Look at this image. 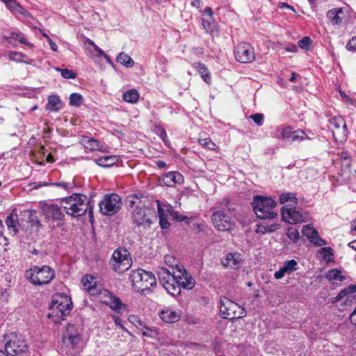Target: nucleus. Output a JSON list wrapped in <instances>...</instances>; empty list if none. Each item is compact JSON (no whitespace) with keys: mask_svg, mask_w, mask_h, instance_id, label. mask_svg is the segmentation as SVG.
Here are the masks:
<instances>
[{"mask_svg":"<svg viewBox=\"0 0 356 356\" xmlns=\"http://www.w3.org/2000/svg\"><path fill=\"white\" fill-rule=\"evenodd\" d=\"M64 204L63 211L72 217H79L88 213L90 221L93 220V205L88 197L81 193H73L60 200Z\"/></svg>","mask_w":356,"mask_h":356,"instance_id":"obj_1","label":"nucleus"},{"mask_svg":"<svg viewBox=\"0 0 356 356\" xmlns=\"http://www.w3.org/2000/svg\"><path fill=\"white\" fill-rule=\"evenodd\" d=\"M72 309L71 298L63 293L54 294L51 298L48 317L55 323H59L68 316Z\"/></svg>","mask_w":356,"mask_h":356,"instance_id":"obj_2","label":"nucleus"},{"mask_svg":"<svg viewBox=\"0 0 356 356\" xmlns=\"http://www.w3.org/2000/svg\"><path fill=\"white\" fill-rule=\"evenodd\" d=\"M62 342L67 355L79 353L84 346L81 329L74 324L68 323L62 334Z\"/></svg>","mask_w":356,"mask_h":356,"instance_id":"obj_3","label":"nucleus"},{"mask_svg":"<svg viewBox=\"0 0 356 356\" xmlns=\"http://www.w3.org/2000/svg\"><path fill=\"white\" fill-rule=\"evenodd\" d=\"M129 205L132 208L131 218L134 223L138 227H150L152 220L149 216L148 210L145 207V202L137 195H130L128 197Z\"/></svg>","mask_w":356,"mask_h":356,"instance_id":"obj_4","label":"nucleus"},{"mask_svg":"<svg viewBox=\"0 0 356 356\" xmlns=\"http://www.w3.org/2000/svg\"><path fill=\"white\" fill-rule=\"evenodd\" d=\"M252 206L257 217L263 220H273L277 217V213L273 211L277 202L270 197L256 195L253 197Z\"/></svg>","mask_w":356,"mask_h":356,"instance_id":"obj_5","label":"nucleus"},{"mask_svg":"<svg viewBox=\"0 0 356 356\" xmlns=\"http://www.w3.org/2000/svg\"><path fill=\"white\" fill-rule=\"evenodd\" d=\"M129 280L135 290L141 293L151 291V289L156 285L154 275L142 268L131 270Z\"/></svg>","mask_w":356,"mask_h":356,"instance_id":"obj_6","label":"nucleus"},{"mask_svg":"<svg viewBox=\"0 0 356 356\" xmlns=\"http://www.w3.org/2000/svg\"><path fill=\"white\" fill-rule=\"evenodd\" d=\"M25 277L33 285L49 284L55 277V271L48 266H33L26 271Z\"/></svg>","mask_w":356,"mask_h":356,"instance_id":"obj_7","label":"nucleus"},{"mask_svg":"<svg viewBox=\"0 0 356 356\" xmlns=\"http://www.w3.org/2000/svg\"><path fill=\"white\" fill-rule=\"evenodd\" d=\"M281 217L282 221L293 225L308 222L312 220L308 212L297 209L296 206L290 204H285L282 207Z\"/></svg>","mask_w":356,"mask_h":356,"instance_id":"obj_8","label":"nucleus"},{"mask_svg":"<svg viewBox=\"0 0 356 356\" xmlns=\"http://www.w3.org/2000/svg\"><path fill=\"white\" fill-rule=\"evenodd\" d=\"M156 203L159 225L162 229H168L170 227V223L169 220L171 218L177 222L184 221L186 218V217L180 215L178 211H175L170 204L161 202L159 200H156Z\"/></svg>","mask_w":356,"mask_h":356,"instance_id":"obj_9","label":"nucleus"},{"mask_svg":"<svg viewBox=\"0 0 356 356\" xmlns=\"http://www.w3.org/2000/svg\"><path fill=\"white\" fill-rule=\"evenodd\" d=\"M220 313L222 318L230 320L241 318L246 315L245 310L226 297L220 298Z\"/></svg>","mask_w":356,"mask_h":356,"instance_id":"obj_10","label":"nucleus"},{"mask_svg":"<svg viewBox=\"0 0 356 356\" xmlns=\"http://www.w3.org/2000/svg\"><path fill=\"white\" fill-rule=\"evenodd\" d=\"M112 269L118 273L128 270L131 265V259L127 249L119 248L115 250L110 261Z\"/></svg>","mask_w":356,"mask_h":356,"instance_id":"obj_11","label":"nucleus"},{"mask_svg":"<svg viewBox=\"0 0 356 356\" xmlns=\"http://www.w3.org/2000/svg\"><path fill=\"white\" fill-rule=\"evenodd\" d=\"M156 273L159 282L169 294L172 296H176L181 293L176 280H175L172 273L170 270L163 266H159Z\"/></svg>","mask_w":356,"mask_h":356,"instance_id":"obj_12","label":"nucleus"},{"mask_svg":"<svg viewBox=\"0 0 356 356\" xmlns=\"http://www.w3.org/2000/svg\"><path fill=\"white\" fill-rule=\"evenodd\" d=\"M100 211L105 216L117 213L122 207L120 197L115 193L106 194L99 204Z\"/></svg>","mask_w":356,"mask_h":356,"instance_id":"obj_13","label":"nucleus"},{"mask_svg":"<svg viewBox=\"0 0 356 356\" xmlns=\"http://www.w3.org/2000/svg\"><path fill=\"white\" fill-rule=\"evenodd\" d=\"M28 350L29 346L24 339L21 335L11 334L6 343L5 352L12 356H24Z\"/></svg>","mask_w":356,"mask_h":356,"instance_id":"obj_14","label":"nucleus"},{"mask_svg":"<svg viewBox=\"0 0 356 356\" xmlns=\"http://www.w3.org/2000/svg\"><path fill=\"white\" fill-rule=\"evenodd\" d=\"M329 129L332 130L336 141L343 142L347 139V126L341 116H334L329 120Z\"/></svg>","mask_w":356,"mask_h":356,"instance_id":"obj_15","label":"nucleus"},{"mask_svg":"<svg viewBox=\"0 0 356 356\" xmlns=\"http://www.w3.org/2000/svg\"><path fill=\"white\" fill-rule=\"evenodd\" d=\"M63 206L64 204L60 202V205L56 203H43L41 204V209L47 221H63L65 218Z\"/></svg>","mask_w":356,"mask_h":356,"instance_id":"obj_16","label":"nucleus"},{"mask_svg":"<svg viewBox=\"0 0 356 356\" xmlns=\"http://www.w3.org/2000/svg\"><path fill=\"white\" fill-rule=\"evenodd\" d=\"M172 273L180 291L181 288L184 289H191L195 286V281L194 278L183 266L178 267Z\"/></svg>","mask_w":356,"mask_h":356,"instance_id":"obj_17","label":"nucleus"},{"mask_svg":"<svg viewBox=\"0 0 356 356\" xmlns=\"http://www.w3.org/2000/svg\"><path fill=\"white\" fill-rule=\"evenodd\" d=\"M234 54L237 60L243 63H250L255 58L253 47L246 42L238 44L236 47Z\"/></svg>","mask_w":356,"mask_h":356,"instance_id":"obj_18","label":"nucleus"},{"mask_svg":"<svg viewBox=\"0 0 356 356\" xmlns=\"http://www.w3.org/2000/svg\"><path fill=\"white\" fill-rule=\"evenodd\" d=\"M211 220L214 227L219 231L229 230L232 225L231 218L221 210L212 214Z\"/></svg>","mask_w":356,"mask_h":356,"instance_id":"obj_19","label":"nucleus"},{"mask_svg":"<svg viewBox=\"0 0 356 356\" xmlns=\"http://www.w3.org/2000/svg\"><path fill=\"white\" fill-rule=\"evenodd\" d=\"M302 234L315 246L321 247L327 244L326 241L319 236L318 231L314 228L312 224L304 225Z\"/></svg>","mask_w":356,"mask_h":356,"instance_id":"obj_20","label":"nucleus"},{"mask_svg":"<svg viewBox=\"0 0 356 356\" xmlns=\"http://www.w3.org/2000/svg\"><path fill=\"white\" fill-rule=\"evenodd\" d=\"M160 182L164 186L174 187L184 182V177L177 171H171L163 175L160 178Z\"/></svg>","mask_w":356,"mask_h":356,"instance_id":"obj_21","label":"nucleus"},{"mask_svg":"<svg viewBox=\"0 0 356 356\" xmlns=\"http://www.w3.org/2000/svg\"><path fill=\"white\" fill-rule=\"evenodd\" d=\"M298 268V262L295 259L286 260L280 269L275 272L274 277L276 280H281L285 275L293 273Z\"/></svg>","mask_w":356,"mask_h":356,"instance_id":"obj_22","label":"nucleus"},{"mask_svg":"<svg viewBox=\"0 0 356 356\" xmlns=\"http://www.w3.org/2000/svg\"><path fill=\"white\" fill-rule=\"evenodd\" d=\"M3 37L13 47L17 46V41L26 46L33 47V44L27 40L24 34L22 32L11 31L7 34H4Z\"/></svg>","mask_w":356,"mask_h":356,"instance_id":"obj_23","label":"nucleus"},{"mask_svg":"<svg viewBox=\"0 0 356 356\" xmlns=\"http://www.w3.org/2000/svg\"><path fill=\"white\" fill-rule=\"evenodd\" d=\"M243 259L240 253H228L225 257L222 260V264L226 268L232 269H238L243 263Z\"/></svg>","mask_w":356,"mask_h":356,"instance_id":"obj_24","label":"nucleus"},{"mask_svg":"<svg viewBox=\"0 0 356 356\" xmlns=\"http://www.w3.org/2000/svg\"><path fill=\"white\" fill-rule=\"evenodd\" d=\"M160 318L165 322L172 323L177 322L181 318V312L170 307H165L159 312Z\"/></svg>","mask_w":356,"mask_h":356,"instance_id":"obj_25","label":"nucleus"},{"mask_svg":"<svg viewBox=\"0 0 356 356\" xmlns=\"http://www.w3.org/2000/svg\"><path fill=\"white\" fill-rule=\"evenodd\" d=\"M3 2L6 7L13 13H19L24 17L29 15V12L17 1V0H0Z\"/></svg>","mask_w":356,"mask_h":356,"instance_id":"obj_26","label":"nucleus"},{"mask_svg":"<svg viewBox=\"0 0 356 356\" xmlns=\"http://www.w3.org/2000/svg\"><path fill=\"white\" fill-rule=\"evenodd\" d=\"M6 224L7 225L9 232H13L15 234L19 231V223L18 221V216L16 210L14 209L6 217Z\"/></svg>","mask_w":356,"mask_h":356,"instance_id":"obj_27","label":"nucleus"},{"mask_svg":"<svg viewBox=\"0 0 356 356\" xmlns=\"http://www.w3.org/2000/svg\"><path fill=\"white\" fill-rule=\"evenodd\" d=\"M280 228V224L277 222H264L257 225V233L265 234L266 233L273 232Z\"/></svg>","mask_w":356,"mask_h":356,"instance_id":"obj_28","label":"nucleus"},{"mask_svg":"<svg viewBox=\"0 0 356 356\" xmlns=\"http://www.w3.org/2000/svg\"><path fill=\"white\" fill-rule=\"evenodd\" d=\"M62 101L59 96L52 95L49 96L46 109L49 111L58 112L62 108Z\"/></svg>","mask_w":356,"mask_h":356,"instance_id":"obj_29","label":"nucleus"},{"mask_svg":"<svg viewBox=\"0 0 356 356\" xmlns=\"http://www.w3.org/2000/svg\"><path fill=\"white\" fill-rule=\"evenodd\" d=\"M95 280L96 278L92 275H86L82 280L84 289L88 291L91 295H96L98 293V290L95 286Z\"/></svg>","mask_w":356,"mask_h":356,"instance_id":"obj_30","label":"nucleus"},{"mask_svg":"<svg viewBox=\"0 0 356 356\" xmlns=\"http://www.w3.org/2000/svg\"><path fill=\"white\" fill-rule=\"evenodd\" d=\"M118 161V157L115 155L104 156L95 160L97 165L109 168L113 166Z\"/></svg>","mask_w":356,"mask_h":356,"instance_id":"obj_31","label":"nucleus"},{"mask_svg":"<svg viewBox=\"0 0 356 356\" xmlns=\"http://www.w3.org/2000/svg\"><path fill=\"white\" fill-rule=\"evenodd\" d=\"M39 186H57V187H59V188L63 189L64 191H65L67 192H70L76 187V184H75L74 180H70L68 181H60L54 182V183H50V184L44 182L43 184H40Z\"/></svg>","mask_w":356,"mask_h":356,"instance_id":"obj_32","label":"nucleus"},{"mask_svg":"<svg viewBox=\"0 0 356 356\" xmlns=\"http://www.w3.org/2000/svg\"><path fill=\"white\" fill-rule=\"evenodd\" d=\"M195 68L197 71L200 74L202 79L208 84H210L211 82V77L210 74V72L206 65L201 63H195Z\"/></svg>","mask_w":356,"mask_h":356,"instance_id":"obj_33","label":"nucleus"},{"mask_svg":"<svg viewBox=\"0 0 356 356\" xmlns=\"http://www.w3.org/2000/svg\"><path fill=\"white\" fill-rule=\"evenodd\" d=\"M356 292V284H350L342 289L337 296L333 298L332 302L336 303L341 300L344 297L353 294Z\"/></svg>","mask_w":356,"mask_h":356,"instance_id":"obj_34","label":"nucleus"},{"mask_svg":"<svg viewBox=\"0 0 356 356\" xmlns=\"http://www.w3.org/2000/svg\"><path fill=\"white\" fill-rule=\"evenodd\" d=\"M110 296V301L108 303L110 308L115 311L118 314H120L121 309L122 307H124V305L122 304L120 299L113 295L111 294L109 291H106Z\"/></svg>","mask_w":356,"mask_h":356,"instance_id":"obj_35","label":"nucleus"},{"mask_svg":"<svg viewBox=\"0 0 356 356\" xmlns=\"http://www.w3.org/2000/svg\"><path fill=\"white\" fill-rule=\"evenodd\" d=\"M343 13L341 8H334L328 10L327 16L332 25H337L341 22L340 15Z\"/></svg>","mask_w":356,"mask_h":356,"instance_id":"obj_36","label":"nucleus"},{"mask_svg":"<svg viewBox=\"0 0 356 356\" xmlns=\"http://www.w3.org/2000/svg\"><path fill=\"white\" fill-rule=\"evenodd\" d=\"M326 278L329 281H344L346 280V277L342 275V273L340 270L337 268H332L327 271L326 273Z\"/></svg>","mask_w":356,"mask_h":356,"instance_id":"obj_37","label":"nucleus"},{"mask_svg":"<svg viewBox=\"0 0 356 356\" xmlns=\"http://www.w3.org/2000/svg\"><path fill=\"white\" fill-rule=\"evenodd\" d=\"M318 254L321 259L330 262L334 259V251L330 247L321 248L318 251Z\"/></svg>","mask_w":356,"mask_h":356,"instance_id":"obj_38","label":"nucleus"},{"mask_svg":"<svg viewBox=\"0 0 356 356\" xmlns=\"http://www.w3.org/2000/svg\"><path fill=\"white\" fill-rule=\"evenodd\" d=\"M280 202L281 204H285L286 202L293 203V206H296L298 204V200L293 193H282L280 195Z\"/></svg>","mask_w":356,"mask_h":356,"instance_id":"obj_39","label":"nucleus"},{"mask_svg":"<svg viewBox=\"0 0 356 356\" xmlns=\"http://www.w3.org/2000/svg\"><path fill=\"white\" fill-rule=\"evenodd\" d=\"M140 95L138 92L135 89L126 91L123 94V99L129 103L135 104L139 99Z\"/></svg>","mask_w":356,"mask_h":356,"instance_id":"obj_40","label":"nucleus"},{"mask_svg":"<svg viewBox=\"0 0 356 356\" xmlns=\"http://www.w3.org/2000/svg\"><path fill=\"white\" fill-rule=\"evenodd\" d=\"M116 60L118 63H120L121 65L127 67H131L134 65V61L133 59L127 54L122 52L118 54V56L116 58Z\"/></svg>","mask_w":356,"mask_h":356,"instance_id":"obj_41","label":"nucleus"},{"mask_svg":"<svg viewBox=\"0 0 356 356\" xmlns=\"http://www.w3.org/2000/svg\"><path fill=\"white\" fill-rule=\"evenodd\" d=\"M138 330L142 332L143 336L151 339H156L159 335V331L154 327H147L145 325V327H140Z\"/></svg>","mask_w":356,"mask_h":356,"instance_id":"obj_42","label":"nucleus"},{"mask_svg":"<svg viewBox=\"0 0 356 356\" xmlns=\"http://www.w3.org/2000/svg\"><path fill=\"white\" fill-rule=\"evenodd\" d=\"M86 148L91 151H99L102 149V145L100 142L94 138H86L83 140Z\"/></svg>","mask_w":356,"mask_h":356,"instance_id":"obj_43","label":"nucleus"},{"mask_svg":"<svg viewBox=\"0 0 356 356\" xmlns=\"http://www.w3.org/2000/svg\"><path fill=\"white\" fill-rule=\"evenodd\" d=\"M202 25L207 33H213L216 30V24L213 18L211 19L210 18H202Z\"/></svg>","mask_w":356,"mask_h":356,"instance_id":"obj_44","label":"nucleus"},{"mask_svg":"<svg viewBox=\"0 0 356 356\" xmlns=\"http://www.w3.org/2000/svg\"><path fill=\"white\" fill-rule=\"evenodd\" d=\"M154 133L162 140L166 146H170V140H168L167 133L163 127L161 126H156Z\"/></svg>","mask_w":356,"mask_h":356,"instance_id":"obj_45","label":"nucleus"},{"mask_svg":"<svg viewBox=\"0 0 356 356\" xmlns=\"http://www.w3.org/2000/svg\"><path fill=\"white\" fill-rule=\"evenodd\" d=\"M165 264L170 268H172V271L176 270L178 267H181L178 264V261L173 255L167 254L164 257Z\"/></svg>","mask_w":356,"mask_h":356,"instance_id":"obj_46","label":"nucleus"},{"mask_svg":"<svg viewBox=\"0 0 356 356\" xmlns=\"http://www.w3.org/2000/svg\"><path fill=\"white\" fill-rule=\"evenodd\" d=\"M83 97L79 93L74 92L70 96V104L79 107L83 104Z\"/></svg>","mask_w":356,"mask_h":356,"instance_id":"obj_47","label":"nucleus"},{"mask_svg":"<svg viewBox=\"0 0 356 356\" xmlns=\"http://www.w3.org/2000/svg\"><path fill=\"white\" fill-rule=\"evenodd\" d=\"M306 138L309 139V137L307 136L302 130L298 129V130H295L293 131L291 138L290 139V141L291 142L302 141Z\"/></svg>","mask_w":356,"mask_h":356,"instance_id":"obj_48","label":"nucleus"},{"mask_svg":"<svg viewBox=\"0 0 356 356\" xmlns=\"http://www.w3.org/2000/svg\"><path fill=\"white\" fill-rule=\"evenodd\" d=\"M286 236L289 238L296 243L299 240L300 234L299 232L293 227H289L286 232Z\"/></svg>","mask_w":356,"mask_h":356,"instance_id":"obj_49","label":"nucleus"},{"mask_svg":"<svg viewBox=\"0 0 356 356\" xmlns=\"http://www.w3.org/2000/svg\"><path fill=\"white\" fill-rule=\"evenodd\" d=\"M84 44L86 45V44H89L90 46H92L95 51L97 52V56L99 57H102L103 56H104V51L100 48L97 45L95 44V43L94 42V41H92V40H90V38H86L85 41H84Z\"/></svg>","mask_w":356,"mask_h":356,"instance_id":"obj_50","label":"nucleus"},{"mask_svg":"<svg viewBox=\"0 0 356 356\" xmlns=\"http://www.w3.org/2000/svg\"><path fill=\"white\" fill-rule=\"evenodd\" d=\"M26 55L18 51H10L8 53V58L10 60L15 61L17 63H22V58H25Z\"/></svg>","mask_w":356,"mask_h":356,"instance_id":"obj_51","label":"nucleus"},{"mask_svg":"<svg viewBox=\"0 0 356 356\" xmlns=\"http://www.w3.org/2000/svg\"><path fill=\"white\" fill-rule=\"evenodd\" d=\"M56 70L60 72L61 76L65 79H73L76 78V74L73 70L60 68H56Z\"/></svg>","mask_w":356,"mask_h":356,"instance_id":"obj_52","label":"nucleus"},{"mask_svg":"<svg viewBox=\"0 0 356 356\" xmlns=\"http://www.w3.org/2000/svg\"><path fill=\"white\" fill-rule=\"evenodd\" d=\"M298 44L300 48L303 49H308L309 47L312 44V40L309 37L305 36L298 41Z\"/></svg>","mask_w":356,"mask_h":356,"instance_id":"obj_53","label":"nucleus"},{"mask_svg":"<svg viewBox=\"0 0 356 356\" xmlns=\"http://www.w3.org/2000/svg\"><path fill=\"white\" fill-rule=\"evenodd\" d=\"M129 320L138 329L140 327H145V323L141 321L137 316H130Z\"/></svg>","mask_w":356,"mask_h":356,"instance_id":"obj_54","label":"nucleus"},{"mask_svg":"<svg viewBox=\"0 0 356 356\" xmlns=\"http://www.w3.org/2000/svg\"><path fill=\"white\" fill-rule=\"evenodd\" d=\"M199 143L209 149H214L216 147V144L209 138L199 139Z\"/></svg>","mask_w":356,"mask_h":356,"instance_id":"obj_55","label":"nucleus"},{"mask_svg":"<svg viewBox=\"0 0 356 356\" xmlns=\"http://www.w3.org/2000/svg\"><path fill=\"white\" fill-rule=\"evenodd\" d=\"M250 118L253 120V122L258 126H261L264 123V115L261 113H255L253 115H251L250 116Z\"/></svg>","mask_w":356,"mask_h":356,"instance_id":"obj_56","label":"nucleus"},{"mask_svg":"<svg viewBox=\"0 0 356 356\" xmlns=\"http://www.w3.org/2000/svg\"><path fill=\"white\" fill-rule=\"evenodd\" d=\"M283 133H284V127H278L272 132V136L273 138H275L277 139H283L284 138Z\"/></svg>","mask_w":356,"mask_h":356,"instance_id":"obj_57","label":"nucleus"},{"mask_svg":"<svg viewBox=\"0 0 356 356\" xmlns=\"http://www.w3.org/2000/svg\"><path fill=\"white\" fill-rule=\"evenodd\" d=\"M346 48L348 51H356V36L353 37L347 43Z\"/></svg>","mask_w":356,"mask_h":356,"instance_id":"obj_58","label":"nucleus"},{"mask_svg":"<svg viewBox=\"0 0 356 356\" xmlns=\"http://www.w3.org/2000/svg\"><path fill=\"white\" fill-rule=\"evenodd\" d=\"M294 130L291 127H284V138L289 140L291 138Z\"/></svg>","mask_w":356,"mask_h":356,"instance_id":"obj_59","label":"nucleus"},{"mask_svg":"<svg viewBox=\"0 0 356 356\" xmlns=\"http://www.w3.org/2000/svg\"><path fill=\"white\" fill-rule=\"evenodd\" d=\"M112 318L116 325L120 327L123 330H125L129 333V331L123 327V321L118 316H112Z\"/></svg>","mask_w":356,"mask_h":356,"instance_id":"obj_60","label":"nucleus"},{"mask_svg":"<svg viewBox=\"0 0 356 356\" xmlns=\"http://www.w3.org/2000/svg\"><path fill=\"white\" fill-rule=\"evenodd\" d=\"M285 49L288 52L296 53L298 51V47L293 43H288L286 44Z\"/></svg>","mask_w":356,"mask_h":356,"instance_id":"obj_61","label":"nucleus"},{"mask_svg":"<svg viewBox=\"0 0 356 356\" xmlns=\"http://www.w3.org/2000/svg\"><path fill=\"white\" fill-rule=\"evenodd\" d=\"M48 42L50 47V49L54 51H56L58 49V46L50 38H48Z\"/></svg>","mask_w":356,"mask_h":356,"instance_id":"obj_62","label":"nucleus"},{"mask_svg":"<svg viewBox=\"0 0 356 356\" xmlns=\"http://www.w3.org/2000/svg\"><path fill=\"white\" fill-rule=\"evenodd\" d=\"M156 165L161 169H164L167 168V163L161 160H158L155 161Z\"/></svg>","mask_w":356,"mask_h":356,"instance_id":"obj_63","label":"nucleus"},{"mask_svg":"<svg viewBox=\"0 0 356 356\" xmlns=\"http://www.w3.org/2000/svg\"><path fill=\"white\" fill-rule=\"evenodd\" d=\"M350 321L351 323L356 325V306H355V308L354 309L353 312L351 313V314L350 316Z\"/></svg>","mask_w":356,"mask_h":356,"instance_id":"obj_64","label":"nucleus"}]
</instances>
